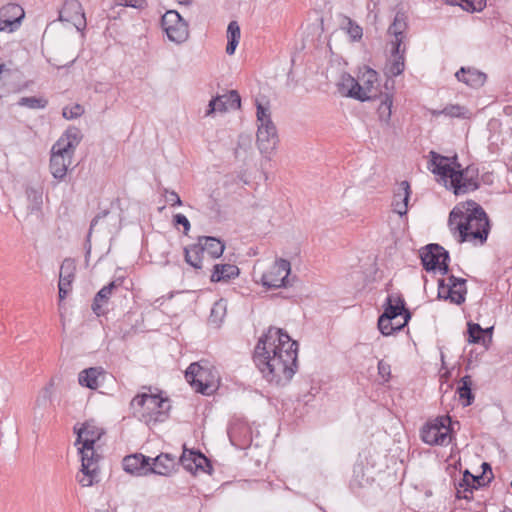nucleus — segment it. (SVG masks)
<instances>
[{
	"instance_id": "2f4dec72",
	"label": "nucleus",
	"mask_w": 512,
	"mask_h": 512,
	"mask_svg": "<svg viewBox=\"0 0 512 512\" xmlns=\"http://www.w3.org/2000/svg\"><path fill=\"white\" fill-rule=\"evenodd\" d=\"M472 378L470 375H465L461 378L460 384L457 388L459 399L464 407L470 406L474 401V394L472 392Z\"/></svg>"
},
{
	"instance_id": "dca6fc26",
	"label": "nucleus",
	"mask_w": 512,
	"mask_h": 512,
	"mask_svg": "<svg viewBox=\"0 0 512 512\" xmlns=\"http://www.w3.org/2000/svg\"><path fill=\"white\" fill-rule=\"evenodd\" d=\"M241 107V97L236 90H230L228 93L213 97L208 105L206 116L212 115L214 112H226L229 109L236 110Z\"/></svg>"
},
{
	"instance_id": "9b49d317",
	"label": "nucleus",
	"mask_w": 512,
	"mask_h": 512,
	"mask_svg": "<svg viewBox=\"0 0 512 512\" xmlns=\"http://www.w3.org/2000/svg\"><path fill=\"white\" fill-rule=\"evenodd\" d=\"M383 309L384 311L381 314L385 317L383 321H386V319L394 320L398 316H403L404 322L402 324L406 326L412 317L410 310L406 307L404 298L400 294H389L385 299Z\"/></svg>"
},
{
	"instance_id": "f3484780",
	"label": "nucleus",
	"mask_w": 512,
	"mask_h": 512,
	"mask_svg": "<svg viewBox=\"0 0 512 512\" xmlns=\"http://www.w3.org/2000/svg\"><path fill=\"white\" fill-rule=\"evenodd\" d=\"M74 433L77 435L75 445H81L87 450H92L95 443L101 438L103 431L93 422L86 421L81 427L74 426Z\"/></svg>"
},
{
	"instance_id": "4be33fe9",
	"label": "nucleus",
	"mask_w": 512,
	"mask_h": 512,
	"mask_svg": "<svg viewBox=\"0 0 512 512\" xmlns=\"http://www.w3.org/2000/svg\"><path fill=\"white\" fill-rule=\"evenodd\" d=\"M122 283L121 279L111 281L109 284L103 286L95 295L91 309L95 315L103 316L106 314L105 305L108 303L113 291L117 289Z\"/></svg>"
},
{
	"instance_id": "412c9836",
	"label": "nucleus",
	"mask_w": 512,
	"mask_h": 512,
	"mask_svg": "<svg viewBox=\"0 0 512 512\" xmlns=\"http://www.w3.org/2000/svg\"><path fill=\"white\" fill-rule=\"evenodd\" d=\"M407 29L408 16L405 12L398 11L387 30V34L390 37L388 45H395L396 42H399V45H403Z\"/></svg>"
},
{
	"instance_id": "1a4fd4ad",
	"label": "nucleus",
	"mask_w": 512,
	"mask_h": 512,
	"mask_svg": "<svg viewBox=\"0 0 512 512\" xmlns=\"http://www.w3.org/2000/svg\"><path fill=\"white\" fill-rule=\"evenodd\" d=\"M290 272V262L285 259H278L271 269L262 275L261 283L268 289L287 287L289 285L288 276Z\"/></svg>"
},
{
	"instance_id": "bf43d9fd",
	"label": "nucleus",
	"mask_w": 512,
	"mask_h": 512,
	"mask_svg": "<svg viewBox=\"0 0 512 512\" xmlns=\"http://www.w3.org/2000/svg\"><path fill=\"white\" fill-rule=\"evenodd\" d=\"M109 214V211L107 209L105 210H102L100 211L99 213H97V215L92 219L91 223H90V228H89V232H88V235H87V242L90 241V237H91V234H92V230L94 229V227L97 225V223L99 222V220L105 218L107 215Z\"/></svg>"
},
{
	"instance_id": "7ed1b4c3",
	"label": "nucleus",
	"mask_w": 512,
	"mask_h": 512,
	"mask_svg": "<svg viewBox=\"0 0 512 512\" xmlns=\"http://www.w3.org/2000/svg\"><path fill=\"white\" fill-rule=\"evenodd\" d=\"M131 408L146 422H164L171 408L170 400L159 394L141 393L131 400Z\"/></svg>"
},
{
	"instance_id": "a211bd4d",
	"label": "nucleus",
	"mask_w": 512,
	"mask_h": 512,
	"mask_svg": "<svg viewBox=\"0 0 512 512\" xmlns=\"http://www.w3.org/2000/svg\"><path fill=\"white\" fill-rule=\"evenodd\" d=\"M151 458L141 453L127 455L122 460L125 472L134 476H146L150 474Z\"/></svg>"
},
{
	"instance_id": "c9c22d12",
	"label": "nucleus",
	"mask_w": 512,
	"mask_h": 512,
	"mask_svg": "<svg viewBox=\"0 0 512 512\" xmlns=\"http://www.w3.org/2000/svg\"><path fill=\"white\" fill-rule=\"evenodd\" d=\"M445 115L448 117H457V118H468L470 112L464 106L458 104H450L444 107L442 110H433V116Z\"/></svg>"
},
{
	"instance_id": "5701e85b",
	"label": "nucleus",
	"mask_w": 512,
	"mask_h": 512,
	"mask_svg": "<svg viewBox=\"0 0 512 512\" xmlns=\"http://www.w3.org/2000/svg\"><path fill=\"white\" fill-rule=\"evenodd\" d=\"M410 196V183L406 180L398 183L397 187L394 189L392 206L393 211L401 217L407 214Z\"/></svg>"
},
{
	"instance_id": "5fc2aeb1",
	"label": "nucleus",
	"mask_w": 512,
	"mask_h": 512,
	"mask_svg": "<svg viewBox=\"0 0 512 512\" xmlns=\"http://www.w3.org/2000/svg\"><path fill=\"white\" fill-rule=\"evenodd\" d=\"M163 193L165 194L166 201L171 206H181L182 205V200L180 199L179 195L175 191H173V190L170 191V190L164 188Z\"/></svg>"
},
{
	"instance_id": "f704fd0d",
	"label": "nucleus",
	"mask_w": 512,
	"mask_h": 512,
	"mask_svg": "<svg viewBox=\"0 0 512 512\" xmlns=\"http://www.w3.org/2000/svg\"><path fill=\"white\" fill-rule=\"evenodd\" d=\"M240 27L236 21H231L228 24L227 28V38L228 43L226 46V53L228 55H233L235 53L236 47L240 40Z\"/></svg>"
},
{
	"instance_id": "473e14b6",
	"label": "nucleus",
	"mask_w": 512,
	"mask_h": 512,
	"mask_svg": "<svg viewBox=\"0 0 512 512\" xmlns=\"http://www.w3.org/2000/svg\"><path fill=\"white\" fill-rule=\"evenodd\" d=\"M459 488L457 490V498H464L466 500L471 499L473 489H478L475 485V476L468 470H465L462 480L459 482Z\"/></svg>"
},
{
	"instance_id": "b1692460",
	"label": "nucleus",
	"mask_w": 512,
	"mask_h": 512,
	"mask_svg": "<svg viewBox=\"0 0 512 512\" xmlns=\"http://www.w3.org/2000/svg\"><path fill=\"white\" fill-rule=\"evenodd\" d=\"M175 457L168 453H161L150 461V474L169 476L176 467Z\"/></svg>"
},
{
	"instance_id": "20e7f679",
	"label": "nucleus",
	"mask_w": 512,
	"mask_h": 512,
	"mask_svg": "<svg viewBox=\"0 0 512 512\" xmlns=\"http://www.w3.org/2000/svg\"><path fill=\"white\" fill-rule=\"evenodd\" d=\"M187 382L196 392L212 394L218 387L219 373L207 360L191 363L185 372Z\"/></svg>"
},
{
	"instance_id": "13d9d810",
	"label": "nucleus",
	"mask_w": 512,
	"mask_h": 512,
	"mask_svg": "<svg viewBox=\"0 0 512 512\" xmlns=\"http://www.w3.org/2000/svg\"><path fill=\"white\" fill-rule=\"evenodd\" d=\"M173 223L174 225L178 226L181 225L184 228V233L187 234L190 230V222L188 218L183 214H176L173 216Z\"/></svg>"
},
{
	"instance_id": "aec40b11",
	"label": "nucleus",
	"mask_w": 512,
	"mask_h": 512,
	"mask_svg": "<svg viewBox=\"0 0 512 512\" xmlns=\"http://www.w3.org/2000/svg\"><path fill=\"white\" fill-rule=\"evenodd\" d=\"M76 265L75 261L71 258H66L63 260L60 266L59 272V298L60 300L65 299L68 293L71 290V284L74 280Z\"/></svg>"
},
{
	"instance_id": "72a5a7b5",
	"label": "nucleus",
	"mask_w": 512,
	"mask_h": 512,
	"mask_svg": "<svg viewBox=\"0 0 512 512\" xmlns=\"http://www.w3.org/2000/svg\"><path fill=\"white\" fill-rule=\"evenodd\" d=\"M345 96L364 102L375 98V93H373L371 88L362 86L361 83L354 79L351 89L346 91Z\"/></svg>"
},
{
	"instance_id": "37998d69",
	"label": "nucleus",
	"mask_w": 512,
	"mask_h": 512,
	"mask_svg": "<svg viewBox=\"0 0 512 512\" xmlns=\"http://www.w3.org/2000/svg\"><path fill=\"white\" fill-rule=\"evenodd\" d=\"M384 318V316L380 315L377 323L379 331L384 336L392 335L394 332L402 330L403 327L405 326L403 324L394 325L392 323L393 320L386 319V321H382L384 320Z\"/></svg>"
},
{
	"instance_id": "c756f323",
	"label": "nucleus",
	"mask_w": 512,
	"mask_h": 512,
	"mask_svg": "<svg viewBox=\"0 0 512 512\" xmlns=\"http://www.w3.org/2000/svg\"><path fill=\"white\" fill-rule=\"evenodd\" d=\"M240 271L236 265L233 264H215L211 274V282H228L236 278Z\"/></svg>"
},
{
	"instance_id": "393cba45",
	"label": "nucleus",
	"mask_w": 512,
	"mask_h": 512,
	"mask_svg": "<svg viewBox=\"0 0 512 512\" xmlns=\"http://www.w3.org/2000/svg\"><path fill=\"white\" fill-rule=\"evenodd\" d=\"M421 439L424 443L429 444L431 446H446L452 441L453 435L450 434L448 428L447 431H441L435 427L423 426L421 429Z\"/></svg>"
},
{
	"instance_id": "4468645a",
	"label": "nucleus",
	"mask_w": 512,
	"mask_h": 512,
	"mask_svg": "<svg viewBox=\"0 0 512 512\" xmlns=\"http://www.w3.org/2000/svg\"><path fill=\"white\" fill-rule=\"evenodd\" d=\"M81 139V132L77 128H69L65 134L58 139L52 146L51 152L53 157L59 156L62 158H71L75 147L79 144Z\"/></svg>"
},
{
	"instance_id": "c85d7f7f",
	"label": "nucleus",
	"mask_w": 512,
	"mask_h": 512,
	"mask_svg": "<svg viewBox=\"0 0 512 512\" xmlns=\"http://www.w3.org/2000/svg\"><path fill=\"white\" fill-rule=\"evenodd\" d=\"M104 374L102 367H90L79 373L78 382L83 387L95 390L99 387V378H104Z\"/></svg>"
},
{
	"instance_id": "603ef678",
	"label": "nucleus",
	"mask_w": 512,
	"mask_h": 512,
	"mask_svg": "<svg viewBox=\"0 0 512 512\" xmlns=\"http://www.w3.org/2000/svg\"><path fill=\"white\" fill-rule=\"evenodd\" d=\"M362 81L363 83L361 85L371 88L376 97L377 90L375 89L374 84L377 81V73L372 69L367 70V72L363 75Z\"/></svg>"
},
{
	"instance_id": "774afa93",
	"label": "nucleus",
	"mask_w": 512,
	"mask_h": 512,
	"mask_svg": "<svg viewBox=\"0 0 512 512\" xmlns=\"http://www.w3.org/2000/svg\"><path fill=\"white\" fill-rule=\"evenodd\" d=\"M48 394H49V388H48V387H46V388L44 389V391H43V396H44V397H47V396H48Z\"/></svg>"
},
{
	"instance_id": "79ce46f5",
	"label": "nucleus",
	"mask_w": 512,
	"mask_h": 512,
	"mask_svg": "<svg viewBox=\"0 0 512 512\" xmlns=\"http://www.w3.org/2000/svg\"><path fill=\"white\" fill-rule=\"evenodd\" d=\"M48 101L43 97H22L18 101V105L29 109H44Z\"/></svg>"
},
{
	"instance_id": "f03ea898",
	"label": "nucleus",
	"mask_w": 512,
	"mask_h": 512,
	"mask_svg": "<svg viewBox=\"0 0 512 512\" xmlns=\"http://www.w3.org/2000/svg\"><path fill=\"white\" fill-rule=\"evenodd\" d=\"M472 205L473 208L466 213L453 209L449 215V224H456L460 243L478 241L482 245L490 232V223L485 210L475 202Z\"/></svg>"
},
{
	"instance_id": "3c124183",
	"label": "nucleus",
	"mask_w": 512,
	"mask_h": 512,
	"mask_svg": "<svg viewBox=\"0 0 512 512\" xmlns=\"http://www.w3.org/2000/svg\"><path fill=\"white\" fill-rule=\"evenodd\" d=\"M84 113V108L80 104H75L73 106H66L62 110V115L64 118L70 120V119H76L80 117Z\"/></svg>"
},
{
	"instance_id": "a18cd8bd",
	"label": "nucleus",
	"mask_w": 512,
	"mask_h": 512,
	"mask_svg": "<svg viewBox=\"0 0 512 512\" xmlns=\"http://www.w3.org/2000/svg\"><path fill=\"white\" fill-rule=\"evenodd\" d=\"M213 468L210 460L200 451L196 454V461L194 463V472L202 471L211 474Z\"/></svg>"
},
{
	"instance_id": "6e6552de",
	"label": "nucleus",
	"mask_w": 512,
	"mask_h": 512,
	"mask_svg": "<svg viewBox=\"0 0 512 512\" xmlns=\"http://www.w3.org/2000/svg\"><path fill=\"white\" fill-rule=\"evenodd\" d=\"M161 26L169 40L183 43L188 39V24L176 10H168L161 19Z\"/></svg>"
},
{
	"instance_id": "58836bf2",
	"label": "nucleus",
	"mask_w": 512,
	"mask_h": 512,
	"mask_svg": "<svg viewBox=\"0 0 512 512\" xmlns=\"http://www.w3.org/2000/svg\"><path fill=\"white\" fill-rule=\"evenodd\" d=\"M464 175L466 176L465 181L469 191H475L479 188V168L476 163L472 162L470 165L464 168Z\"/></svg>"
},
{
	"instance_id": "6e6d98bb",
	"label": "nucleus",
	"mask_w": 512,
	"mask_h": 512,
	"mask_svg": "<svg viewBox=\"0 0 512 512\" xmlns=\"http://www.w3.org/2000/svg\"><path fill=\"white\" fill-rule=\"evenodd\" d=\"M378 374L383 378L385 382L389 381L391 377V366L390 364L380 360L378 362Z\"/></svg>"
},
{
	"instance_id": "39448f33",
	"label": "nucleus",
	"mask_w": 512,
	"mask_h": 512,
	"mask_svg": "<svg viewBox=\"0 0 512 512\" xmlns=\"http://www.w3.org/2000/svg\"><path fill=\"white\" fill-rule=\"evenodd\" d=\"M428 169L435 175L436 181L443 184L455 195L468 192L464 168L460 162H427Z\"/></svg>"
},
{
	"instance_id": "a19ab883",
	"label": "nucleus",
	"mask_w": 512,
	"mask_h": 512,
	"mask_svg": "<svg viewBox=\"0 0 512 512\" xmlns=\"http://www.w3.org/2000/svg\"><path fill=\"white\" fill-rule=\"evenodd\" d=\"M26 195L29 201L28 209L31 212L39 211L43 203L42 192L33 187H29L26 189Z\"/></svg>"
},
{
	"instance_id": "ea45409f",
	"label": "nucleus",
	"mask_w": 512,
	"mask_h": 512,
	"mask_svg": "<svg viewBox=\"0 0 512 512\" xmlns=\"http://www.w3.org/2000/svg\"><path fill=\"white\" fill-rule=\"evenodd\" d=\"M446 2L470 12L481 11L486 5V0H446Z\"/></svg>"
},
{
	"instance_id": "338daca9",
	"label": "nucleus",
	"mask_w": 512,
	"mask_h": 512,
	"mask_svg": "<svg viewBox=\"0 0 512 512\" xmlns=\"http://www.w3.org/2000/svg\"><path fill=\"white\" fill-rule=\"evenodd\" d=\"M482 479V476H475V485L478 486V488L481 486V481Z\"/></svg>"
},
{
	"instance_id": "e433bc0d",
	"label": "nucleus",
	"mask_w": 512,
	"mask_h": 512,
	"mask_svg": "<svg viewBox=\"0 0 512 512\" xmlns=\"http://www.w3.org/2000/svg\"><path fill=\"white\" fill-rule=\"evenodd\" d=\"M227 310V301L224 299H219L216 301L210 311L209 322L216 326H219L224 317L226 316Z\"/></svg>"
},
{
	"instance_id": "864d4df0",
	"label": "nucleus",
	"mask_w": 512,
	"mask_h": 512,
	"mask_svg": "<svg viewBox=\"0 0 512 512\" xmlns=\"http://www.w3.org/2000/svg\"><path fill=\"white\" fill-rule=\"evenodd\" d=\"M117 5L124 7H132L139 10L147 7V0H115Z\"/></svg>"
},
{
	"instance_id": "8fccbe9b",
	"label": "nucleus",
	"mask_w": 512,
	"mask_h": 512,
	"mask_svg": "<svg viewBox=\"0 0 512 512\" xmlns=\"http://www.w3.org/2000/svg\"><path fill=\"white\" fill-rule=\"evenodd\" d=\"M392 99L386 95L378 107L379 117L382 121H388L391 117Z\"/></svg>"
},
{
	"instance_id": "0e129e2a",
	"label": "nucleus",
	"mask_w": 512,
	"mask_h": 512,
	"mask_svg": "<svg viewBox=\"0 0 512 512\" xmlns=\"http://www.w3.org/2000/svg\"><path fill=\"white\" fill-rule=\"evenodd\" d=\"M238 177H239L240 181H242L245 184H248L250 182L245 174H240Z\"/></svg>"
},
{
	"instance_id": "6ab92c4d",
	"label": "nucleus",
	"mask_w": 512,
	"mask_h": 512,
	"mask_svg": "<svg viewBox=\"0 0 512 512\" xmlns=\"http://www.w3.org/2000/svg\"><path fill=\"white\" fill-rule=\"evenodd\" d=\"M389 46L390 55L385 67V74L389 77H396L405 69L406 48L405 46L399 45V42H396L395 45Z\"/></svg>"
},
{
	"instance_id": "4c0bfd02",
	"label": "nucleus",
	"mask_w": 512,
	"mask_h": 512,
	"mask_svg": "<svg viewBox=\"0 0 512 512\" xmlns=\"http://www.w3.org/2000/svg\"><path fill=\"white\" fill-rule=\"evenodd\" d=\"M467 341L474 344H486L483 328L478 323H467Z\"/></svg>"
},
{
	"instance_id": "7c9ffc66",
	"label": "nucleus",
	"mask_w": 512,
	"mask_h": 512,
	"mask_svg": "<svg viewBox=\"0 0 512 512\" xmlns=\"http://www.w3.org/2000/svg\"><path fill=\"white\" fill-rule=\"evenodd\" d=\"M204 256L205 255L202 252V248L198 245L197 242L184 248V257L186 263L197 270L202 269V261Z\"/></svg>"
},
{
	"instance_id": "4d7b16f0",
	"label": "nucleus",
	"mask_w": 512,
	"mask_h": 512,
	"mask_svg": "<svg viewBox=\"0 0 512 512\" xmlns=\"http://www.w3.org/2000/svg\"><path fill=\"white\" fill-rule=\"evenodd\" d=\"M354 83V78L348 74L342 76V80L339 84L338 90L339 92L345 96V93L348 89H351Z\"/></svg>"
},
{
	"instance_id": "e2e57ef3",
	"label": "nucleus",
	"mask_w": 512,
	"mask_h": 512,
	"mask_svg": "<svg viewBox=\"0 0 512 512\" xmlns=\"http://www.w3.org/2000/svg\"><path fill=\"white\" fill-rule=\"evenodd\" d=\"M483 331H484V335L486 337V341L490 342L492 339L493 327H488L486 329H483Z\"/></svg>"
},
{
	"instance_id": "f257e3e1",
	"label": "nucleus",
	"mask_w": 512,
	"mask_h": 512,
	"mask_svg": "<svg viewBox=\"0 0 512 512\" xmlns=\"http://www.w3.org/2000/svg\"><path fill=\"white\" fill-rule=\"evenodd\" d=\"M298 347L284 329L270 326L254 348L253 361L269 383L285 386L298 370Z\"/></svg>"
},
{
	"instance_id": "ddd939ff",
	"label": "nucleus",
	"mask_w": 512,
	"mask_h": 512,
	"mask_svg": "<svg viewBox=\"0 0 512 512\" xmlns=\"http://www.w3.org/2000/svg\"><path fill=\"white\" fill-rule=\"evenodd\" d=\"M78 452L81 455V472L83 473V477L78 479V482L83 487H90L94 484V479L98 474L94 447L92 450H87L84 446H80Z\"/></svg>"
},
{
	"instance_id": "69168bd1",
	"label": "nucleus",
	"mask_w": 512,
	"mask_h": 512,
	"mask_svg": "<svg viewBox=\"0 0 512 512\" xmlns=\"http://www.w3.org/2000/svg\"><path fill=\"white\" fill-rule=\"evenodd\" d=\"M482 468H483V470H484V473H485L487 470H488V471H490V472L492 473V469H491L490 464H488V463L484 462V463L482 464Z\"/></svg>"
},
{
	"instance_id": "bb28decb",
	"label": "nucleus",
	"mask_w": 512,
	"mask_h": 512,
	"mask_svg": "<svg viewBox=\"0 0 512 512\" xmlns=\"http://www.w3.org/2000/svg\"><path fill=\"white\" fill-rule=\"evenodd\" d=\"M198 245L202 248V252L212 259L222 256L225 250V244L220 239L212 236H200L197 239Z\"/></svg>"
},
{
	"instance_id": "f8f14e48",
	"label": "nucleus",
	"mask_w": 512,
	"mask_h": 512,
	"mask_svg": "<svg viewBox=\"0 0 512 512\" xmlns=\"http://www.w3.org/2000/svg\"><path fill=\"white\" fill-rule=\"evenodd\" d=\"M25 16L23 8L15 3H9L0 8V32L16 31Z\"/></svg>"
},
{
	"instance_id": "423d86ee",
	"label": "nucleus",
	"mask_w": 512,
	"mask_h": 512,
	"mask_svg": "<svg viewBox=\"0 0 512 512\" xmlns=\"http://www.w3.org/2000/svg\"><path fill=\"white\" fill-rule=\"evenodd\" d=\"M256 116L259 123L257 130L258 147L264 157H269L278 141L276 127L271 120L269 109L261 103H257Z\"/></svg>"
},
{
	"instance_id": "de8ad7c7",
	"label": "nucleus",
	"mask_w": 512,
	"mask_h": 512,
	"mask_svg": "<svg viewBox=\"0 0 512 512\" xmlns=\"http://www.w3.org/2000/svg\"><path fill=\"white\" fill-rule=\"evenodd\" d=\"M49 169L55 179L63 180L67 175L69 165H66L65 162H49Z\"/></svg>"
},
{
	"instance_id": "2eb2a0df",
	"label": "nucleus",
	"mask_w": 512,
	"mask_h": 512,
	"mask_svg": "<svg viewBox=\"0 0 512 512\" xmlns=\"http://www.w3.org/2000/svg\"><path fill=\"white\" fill-rule=\"evenodd\" d=\"M59 20L72 22L78 31L86 27V18L79 0H65L62 10L59 11Z\"/></svg>"
},
{
	"instance_id": "a878e982",
	"label": "nucleus",
	"mask_w": 512,
	"mask_h": 512,
	"mask_svg": "<svg viewBox=\"0 0 512 512\" xmlns=\"http://www.w3.org/2000/svg\"><path fill=\"white\" fill-rule=\"evenodd\" d=\"M466 285L445 289V279L438 280V298L448 300L450 303L461 305L466 300Z\"/></svg>"
},
{
	"instance_id": "680f3d73",
	"label": "nucleus",
	"mask_w": 512,
	"mask_h": 512,
	"mask_svg": "<svg viewBox=\"0 0 512 512\" xmlns=\"http://www.w3.org/2000/svg\"><path fill=\"white\" fill-rule=\"evenodd\" d=\"M430 156H431L430 160H441V161H444V160H458V155L456 153H454L451 156H444V155L438 154V153H436L434 151H431L430 152Z\"/></svg>"
},
{
	"instance_id": "052dcab7",
	"label": "nucleus",
	"mask_w": 512,
	"mask_h": 512,
	"mask_svg": "<svg viewBox=\"0 0 512 512\" xmlns=\"http://www.w3.org/2000/svg\"><path fill=\"white\" fill-rule=\"evenodd\" d=\"M447 281L448 283H445V289L466 285V280L464 278H459L454 275L448 276Z\"/></svg>"
},
{
	"instance_id": "9d476101",
	"label": "nucleus",
	"mask_w": 512,
	"mask_h": 512,
	"mask_svg": "<svg viewBox=\"0 0 512 512\" xmlns=\"http://www.w3.org/2000/svg\"><path fill=\"white\" fill-rule=\"evenodd\" d=\"M227 434L231 444L238 449H246L252 442V429L240 418H233L230 421Z\"/></svg>"
},
{
	"instance_id": "0eeeda50",
	"label": "nucleus",
	"mask_w": 512,
	"mask_h": 512,
	"mask_svg": "<svg viewBox=\"0 0 512 512\" xmlns=\"http://www.w3.org/2000/svg\"><path fill=\"white\" fill-rule=\"evenodd\" d=\"M423 268L430 272L439 270L442 275L449 272L450 255L447 250L436 243L426 245L420 251Z\"/></svg>"
},
{
	"instance_id": "09e8293b",
	"label": "nucleus",
	"mask_w": 512,
	"mask_h": 512,
	"mask_svg": "<svg viewBox=\"0 0 512 512\" xmlns=\"http://www.w3.org/2000/svg\"><path fill=\"white\" fill-rule=\"evenodd\" d=\"M347 20V33L353 41H359L363 36V29L360 25H358L355 21L350 18H346Z\"/></svg>"
},
{
	"instance_id": "cd10ccee",
	"label": "nucleus",
	"mask_w": 512,
	"mask_h": 512,
	"mask_svg": "<svg viewBox=\"0 0 512 512\" xmlns=\"http://www.w3.org/2000/svg\"><path fill=\"white\" fill-rule=\"evenodd\" d=\"M458 81L465 83L472 88L481 87L486 81V74L473 69L461 67L455 74Z\"/></svg>"
},
{
	"instance_id": "49530a36",
	"label": "nucleus",
	"mask_w": 512,
	"mask_h": 512,
	"mask_svg": "<svg viewBox=\"0 0 512 512\" xmlns=\"http://www.w3.org/2000/svg\"><path fill=\"white\" fill-rule=\"evenodd\" d=\"M196 454L198 451L194 450H184L182 456L180 457L181 465L189 472L194 473V463L196 461Z\"/></svg>"
},
{
	"instance_id": "c03bdc74",
	"label": "nucleus",
	"mask_w": 512,
	"mask_h": 512,
	"mask_svg": "<svg viewBox=\"0 0 512 512\" xmlns=\"http://www.w3.org/2000/svg\"><path fill=\"white\" fill-rule=\"evenodd\" d=\"M453 425L454 422L450 416H439L433 422L425 424L424 427H435L441 431H447L448 428L450 434L453 435Z\"/></svg>"
}]
</instances>
